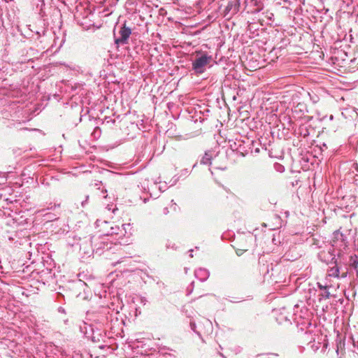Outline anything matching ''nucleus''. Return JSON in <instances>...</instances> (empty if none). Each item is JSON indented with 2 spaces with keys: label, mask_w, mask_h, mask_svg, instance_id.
<instances>
[{
  "label": "nucleus",
  "mask_w": 358,
  "mask_h": 358,
  "mask_svg": "<svg viewBox=\"0 0 358 358\" xmlns=\"http://www.w3.org/2000/svg\"><path fill=\"white\" fill-rule=\"evenodd\" d=\"M210 163V156L208 153L206 152L203 157L201 159V164L203 165H209Z\"/></svg>",
  "instance_id": "6e6552de"
},
{
  "label": "nucleus",
  "mask_w": 358,
  "mask_h": 358,
  "mask_svg": "<svg viewBox=\"0 0 358 358\" xmlns=\"http://www.w3.org/2000/svg\"><path fill=\"white\" fill-rule=\"evenodd\" d=\"M349 242L347 240V235L340 231H335L333 233V238H331V245H326V248H331V249L336 250V255L341 257L344 252H346Z\"/></svg>",
  "instance_id": "f257e3e1"
},
{
  "label": "nucleus",
  "mask_w": 358,
  "mask_h": 358,
  "mask_svg": "<svg viewBox=\"0 0 358 358\" xmlns=\"http://www.w3.org/2000/svg\"><path fill=\"white\" fill-rule=\"evenodd\" d=\"M352 268H355V270L357 271V268H358V259H357V257H355V259H354V261H352Z\"/></svg>",
  "instance_id": "1a4fd4ad"
},
{
  "label": "nucleus",
  "mask_w": 358,
  "mask_h": 358,
  "mask_svg": "<svg viewBox=\"0 0 358 358\" xmlns=\"http://www.w3.org/2000/svg\"><path fill=\"white\" fill-rule=\"evenodd\" d=\"M189 252H190V255H189V256H190V257L192 258L193 257V254H192L193 250H189Z\"/></svg>",
  "instance_id": "2eb2a0df"
},
{
  "label": "nucleus",
  "mask_w": 358,
  "mask_h": 358,
  "mask_svg": "<svg viewBox=\"0 0 358 358\" xmlns=\"http://www.w3.org/2000/svg\"><path fill=\"white\" fill-rule=\"evenodd\" d=\"M249 3H250L251 6L254 7V10L252 11V13H258L263 10V8H264V5L260 0H249Z\"/></svg>",
  "instance_id": "0eeeda50"
},
{
  "label": "nucleus",
  "mask_w": 358,
  "mask_h": 358,
  "mask_svg": "<svg viewBox=\"0 0 358 358\" xmlns=\"http://www.w3.org/2000/svg\"><path fill=\"white\" fill-rule=\"evenodd\" d=\"M212 60V57L206 54L201 55L200 57H196L192 63V69L194 72L198 74H202L205 71V67Z\"/></svg>",
  "instance_id": "f03ea898"
},
{
  "label": "nucleus",
  "mask_w": 358,
  "mask_h": 358,
  "mask_svg": "<svg viewBox=\"0 0 358 358\" xmlns=\"http://www.w3.org/2000/svg\"><path fill=\"white\" fill-rule=\"evenodd\" d=\"M231 8H233V3H228V5L227 7H225V13H228L230 12Z\"/></svg>",
  "instance_id": "9d476101"
},
{
  "label": "nucleus",
  "mask_w": 358,
  "mask_h": 358,
  "mask_svg": "<svg viewBox=\"0 0 358 358\" xmlns=\"http://www.w3.org/2000/svg\"><path fill=\"white\" fill-rule=\"evenodd\" d=\"M209 271L204 268H199L195 271V277L201 282L206 280L209 278Z\"/></svg>",
  "instance_id": "423d86ee"
},
{
  "label": "nucleus",
  "mask_w": 358,
  "mask_h": 358,
  "mask_svg": "<svg viewBox=\"0 0 358 358\" xmlns=\"http://www.w3.org/2000/svg\"><path fill=\"white\" fill-rule=\"evenodd\" d=\"M319 287H320V289H327V287H327V285H325V286H322V285H321L319 283Z\"/></svg>",
  "instance_id": "4468645a"
},
{
  "label": "nucleus",
  "mask_w": 358,
  "mask_h": 358,
  "mask_svg": "<svg viewBox=\"0 0 358 358\" xmlns=\"http://www.w3.org/2000/svg\"><path fill=\"white\" fill-rule=\"evenodd\" d=\"M191 329L193 330L194 332H196V324L194 322L190 323Z\"/></svg>",
  "instance_id": "9b49d317"
},
{
  "label": "nucleus",
  "mask_w": 358,
  "mask_h": 358,
  "mask_svg": "<svg viewBox=\"0 0 358 358\" xmlns=\"http://www.w3.org/2000/svg\"><path fill=\"white\" fill-rule=\"evenodd\" d=\"M266 17L269 20H272L273 17V13H267Z\"/></svg>",
  "instance_id": "f8f14e48"
},
{
  "label": "nucleus",
  "mask_w": 358,
  "mask_h": 358,
  "mask_svg": "<svg viewBox=\"0 0 358 358\" xmlns=\"http://www.w3.org/2000/svg\"><path fill=\"white\" fill-rule=\"evenodd\" d=\"M336 250H333L331 248H324V249L320 250L319 254H317V258L322 262L326 263V264L329 265L331 264L337 263V260L336 259Z\"/></svg>",
  "instance_id": "7ed1b4c3"
},
{
  "label": "nucleus",
  "mask_w": 358,
  "mask_h": 358,
  "mask_svg": "<svg viewBox=\"0 0 358 358\" xmlns=\"http://www.w3.org/2000/svg\"><path fill=\"white\" fill-rule=\"evenodd\" d=\"M330 265L333 266L329 267L327 270V276L329 278H336V279L345 278L347 277V270H343L338 266V263H333Z\"/></svg>",
  "instance_id": "39448f33"
},
{
  "label": "nucleus",
  "mask_w": 358,
  "mask_h": 358,
  "mask_svg": "<svg viewBox=\"0 0 358 358\" xmlns=\"http://www.w3.org/2000/svg\"><path fill=\"white\" fill-rule=\"evenodd\" d=\"M132 31L131 29L124 24L122 25L121 28H120L119 36H115V44L117 45H126L128 43L129 37H130Z\"/></svg>",
  "instance_id": "20e7f679"
},
{
  "label": "nucleus",
  "mask_w": 358,
  "mask_h": 358,
  "mask_svg": "<svg viewBox=\"0 0 358 358\" xmlns=\"http://www.w3.org/2000/svg\"><path fill=\"white\" fill-rule=\"evenodd\" d=\"M87 200H88V196H87V197H85V201H82V206L83 207L85 206V203L87 202Z\"/></svg>",
  "instance_id": "ddd939ff"
},
{
  "label": "nucleus",
  "mask_w": 358,
  "mask_h": 358,
  "mask_svg": "<svg viewBox=\"0 0 358 358\" xmlns=\"http://www.w3.org/2000/svg\"><path fill=\"white\" fill-rule=\"evenodd\" d=\"M325 297H326V299H329V292H325Z\"/></svg>",
  "instance_id": "dca6fc26"
},
{
  "label": "nucleus",
  "mask_w": 358,
  "mask_h": 358,
  "mask_svg": "<svg viewBox=\"0 0 358 358\" xmlns=\"http://www.w3.org/2000/svg\"><path fill=\"white\" fill-rule=\"evenodd\" d=\"M111 234H117V232L114 230L113 227H111Z\"/></svg>",
  "instance_id": "f3484780"
}]
</instances>
